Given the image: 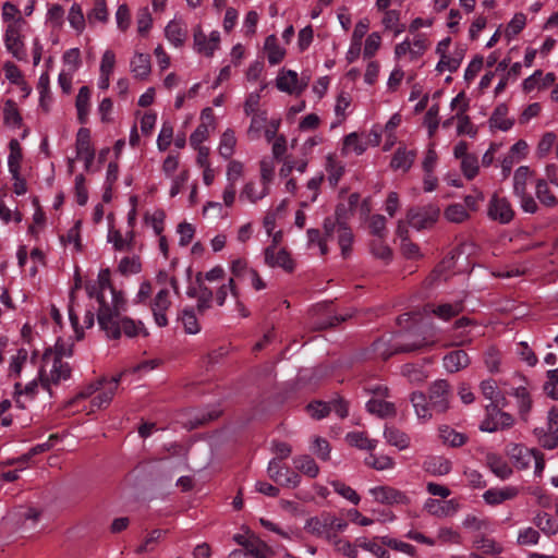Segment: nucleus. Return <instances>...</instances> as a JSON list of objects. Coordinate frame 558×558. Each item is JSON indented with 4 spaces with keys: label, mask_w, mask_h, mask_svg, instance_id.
I'll return each instance as SVG.
<instances>
[{
    "label": "nucleus",
    "mask_w": 558,
    "mask_h": 558,
    "mask_svg": "<svg viewBox=\"0 0 558 558\" xmlns=\"http://www.w3.org/2000/svg\"><path fill=\"white\" fill-rule=\"evenodd\" d=\"M462 310L463 306L461 302L442 303L439 305L427 304L424 306L425 314H434L442 320H448L457 316L460 312H462Z\"/></svg>",
    "instance_id": "7c9ffc66"
},
{
    "label": "nucleus",
    "mask_w": 558,
    "mask_h": 558,
    "mask_svg": "<svg viewBox=\"0 0 558 558\" xmlns=\"http://www.w3.org/2000/svg\"><path fill=\"white\" fill-rule=\"evenodd\" d=\"M180 320L186 333L196 335L201 331V326L193 308L182 310Z\"/></svg>",
    "instance_id": "4d7b16f0"
},
{
    "label": "nucleus",
    "mask_w": 558,
    "mask_h": 558,
    "mask_svg": "<svg viewBox=\"0 0 558 558\" xmlns=\"http://www.w3.org/2000/svg\"><path fill=\"white\" fill-rule=\"evenodd\" d=\"M460 169L468 180H473L480 171L478 158L475 154L465 156L460 160Z\"/></svg>",
    "instance_id": "052dcab7"
},
{
    "label": "nucleus",
    "mask_w": 558,
    "mask_h": 558,
    "mask_svg": "<svg viewBox=\"0 0 558 558\" xmlns=\"http://www.w3.org/2000/svg\"><path fill=\"white\" fill-rule=\"evenodd\" d=\"M238 138L235 135L234 130L227 129L223 131V133L220 136L219 144H218V154L221 158L229 160L235 153Z\"/></svg>",
    "instance_id": "2f4dec72"
},
{
    "label": "nucleus",
    "mask_w": 558,
    "mask_h": 558,
    "mask_svg": "<svg viewBox=\"0 0 558 558\" xmlns=\"http://www.w3.org/2000/svg\"><path fill=\"white\" fill-rule=\"evenodd\" d=\"M87 295L95 298L98 303L97 320L100 329L109 339H119L121 335L129 338L140 333L147 335L145 326L141 320H134L122 316L126 310V300L121 291L111 284L110 270L101 269L97 280L86 286Z\"/></svg>",
    "instance_id": "f257e3e1"
},
{
    "label": "nucleus",
    "mask_w": 558,
    "mask_h": 558,
    "mask_svg": "<svg viewBox=\"0 0 558 558\" xmlns=\"http://www.w3.org/2000/svg\"><path fill=\"white\" fill-rule=\"evenodd\" d=\"M267 472L271 480L286 487L294 488L301 482L300 476L295 472L281 466L276 459L269 462Z\"/></svg>",
    "instance_id": "dca6fc26"
},
{
    "label": "nucleus",
    "mask_w": 558,
    "mask_h": 558,
    "mask_svg": "<svg viewBox=\"0 0 558 558\" xmlns=\"http://www.w3.org/2000/svg\"><path fill=\"white\" fill-rule=\"evenodd\" d=\"M506 393L515 399L518 415L522 421L526 422L533 404L527 388L523 384H520L506 389Z\"/></svg>",
    "instance_id": "a211bd4d"
},
{
    "label": "nucleus",
    "mask_w": 558,
    "mask_h": 558,
    "mask_svg": "<svg viewBox=\"0 0 558 558\" xmlns=\"http://www.w3.org/2000/svg\"><path fill=\"white\" fill-rule=\"evenodd\" d=\"M487 217L501 225L509 223L514 217V210L505 196L494 193L487 205Z\"/></svg>",
    "instance_id": "1a4fd4ad"
},
{
    "label": "nucleus",
    "mask_w": 558,
    "mask_h": 558,
    "mask_svg": "<svg viewBox=\"0 0 558 558\" xmlns=\"http://www.w3.org/2000/svg\"><path fill=\"white\" fill-rule=\"evenodd\" d=\"M90 89L87 86H82L78 89L75 107L77 110V119L81 123H86L89 113Z\"/></svg>",
    "instance_id": "a18cd8bd"
},
{
    "label": "nucleus",
    "mask_w": 558,
    "mask_h": 558,
    "mask_svg": "<svg viewBox=\"0 0 558 558\" xmlns=\"http://www.w3.org/2000/svg\"><path fill=\"white\" fill-rule=\"evenodd\" d=\"M415 153L413 150H407L405 148H398L395 153L390 166L395 170H402L407 172L413 165Z\"/></svg>",
    "instance_id": "49530a36"
},
{
    "label": "nucleus",
    "mask_w": 558,
    "mask_h": 558,
    "mask_svg": "<svg viewBox=\"0 0 558 558\" xmlns=\"http://www.w3.org/2000/svg\"><path fill=\"white\" fill-rule=\"evenodd\" d=\"M366 148L367 144L360 138L357 133L352 132L343 138L341 154L343 156H347L350 153H354L355 155H362L366 150Z\"/></svg>",
    "instance_id": "09e8293b"
},
{
    "label": "nucleus",
    "mask_w": 558,
    "mask_h": 558,
    "mask_svg": "<svg viewBox=\"0 0 558 558\" xmlns=\"http://www.w3.org/2000/svg\"><path fill=\"white\" fill-rule=\"evenodd\" d=\"M534 434L544 448L554 449L558 444V410L551 409L547 416V430L535 428Z\"/></svg>",
    "instance_id": "ddd939ff"
},
{
    "label": "nucleus",
    "mask_w": 558,
    "mask_h": 558,
    "mask_svg": "<svg viewBox=\"0 0 558 558\" xmlns=\"http://www.w3.org/2000/svg\"><path fill=\"white\" fill-rule=\"evenodd\" d=\"M487 465L490 471L499 478L507 480L512 474V469L509 466L507 461L496 453H488L486 457Z\"/></svg>",
    "instance_id": "f704fd0d"
},
{
    "label": "nucleus",
    "mask_w": 558,
    "mask_h": 558,
    "mask_svg": "<svg viewBox=\"0 0 558 558\" xmlns=\"http://www.w3.org/2000/svg\"><path fill=\"white\" fill-rule=\"evenodd\" d=\"M470 364L469 354L463 350H453L442 359V365L448 373H458Z\"/></svg>",
    "instance_id": "c756f323"
},
{
    "label": "nucleus",
    "mask_w": 558,
    "mask_h": 558,
    "mask_svg": "<svg viewBox=\"0 0 558 558\" xmlns=\"http://www.w3.org/2000/svg\"><path fill=\"white\" fill-rule=\"evenodd\" d=\"M384 437L389 445L399 450H404L410 445V437L404 432L393 426H386Z\"/></svg>",
    "instance_id": "a19ab883"
},
{
    "label": "nucleus",
    "mask_w": 558,
    "mask_h": 558,
    "mask_svg": "<svg viewBox=\"0 0 558 558\" xmlns=\"http://www.w3.org/2000/svg\"><path fill=\"white\" fill-rule=\"evenodd\" d=\"M306 233H307L308 246L310 247L317 246L318 250H319L320 255H326L328 253L327 241L333 234H330L328 236L324 232V235H322V233H320V231L318 229H308Z\"/></svg>",
    "instance_id": "13d9d810"
},
{
    "label": "nucleus",
    "mask_w": 558,
    "mask_h": 558,
    "mask_svg": "<svg viewBox=\"0 0 558 558\" xmlns=\"http://www.w3.org/2000/svg\"><path fill=\"white\" fill-rule=\"evenodd\" d=\"M325 169L327 172V180L331 186H336L344 173V166L341 161L337 160L335 155H328L326 158Z\"/></svg>",
    "instance_id": "79ce46f5"
},
{
    "label": "nucleus",
    "mask_w": 558,
    "mask_h": 558,
    "mask_svg": "<svg viewBox=\"0 0 558 558\" xmlns=\"http://www.w3.org/2000/svg\"><path fill=\"white\" fill-rule=\"evenodd\" d=\"M519 494L520 488L518 486L492 487L484 492L483 499L489 506H498L507 500L517 498Z\"/></svg>",
    "instance_id": "5701e85b"
},
{
    "label": "nucleus",
    "mask_w": 558,
    "mask_h": 558,
    "mask_svg": "<svg viewBox=\"0 0 558 558\" xmlns=\"http://www.w3.org/2000/svg\"><path fill=\"white\" fill-rule=\"evenodd\" d=\"M71 355V350L64 351L61 345H57V352L53 356L52 366L49 373V377L46 381H43L44 386H48L49 383L59 384L62 380H66L71 375V367L68 362L62 360V356Z\"/></svg>",
    "instance_id": "f8f14e48"
},
{
    "label": "nucleus",
    "mask_w": 558,
    "mask_h": 558,
    "mask_svg": "<svg viewBox=\"0 0 558 558\" xmlns=\"http://www.w3.org/2000/svg\"><path fill=\"white\" fill-rule=\"evenodd\" d=\"M118 270L123 276L136 275L142 270V264L137 256H125L119 265Z\"/></svg>",
    "instance_id": "e2e57ef3"
},
{
    "label": "nucleus",
    "mask_w": 558,
    "mask_h": 558,
    "mask_svg": "<svg viewBox=\"0 0 558 558\" xmlns=\"http://www.w3.org/2000/svg\"><path fill=\"white\" fill-rule=\"evenodd\" d=\"M527 149L529 145L523 140L518 141L511 146L508 155L501 161V172L505 179L509 177L513 165L526 157Z\"/></svg>",
    "instance_id": "393cba45"
},
{
    "label": "nucleus",
    "mask_w": 558,
    "mask_h": 558,
    "mask_svg": "<svg viewBox=\"0 0 558 558\" xmlns=\"http://www.w3.org/2000/svg\"><path fill=\"white\" fill-rule=\"evenodd\" d=\"M381 19V24L386 31H391L395 36L400 35L405 31L404 24L401 23L400 12L398 10L386 9Z\"/></svg>",
    "instance_id": "37998d69"
},
{
    "label": "nucleus",
    "mask_w": 558,
    "mask_h": 558,
    "mask_svg": "<svg viewBox=\"0 0 558 558\" xmlns=\"http://www.w3.org/2000/svg\"><path fill=\"white\" fill-rule=\"evenodd\" d=\"M356 544L360 548L369 551L376 558H390L389 551L384 547L385 545L377 542V538L368 539L366 537L356 538Z\"/></svg>",
    "instance_id": "8fccbe9b"
},
{
    "label": "nucleus",
    "mask_w": 558,
    "mask_h": 558,
    "mask_svg": "<svg viewBox=\"0 0 558 558\" xmlns=\"http://www.w3.org/2000/svg\"><path fill=\"white\" fill-rule=\"evenodd\" d=\"M459 509L460 504L457 499L439 500L427 498L423 505V510L436 518L452 517Z\"/></svg>",
    "instance_id": "4468645a"
},
{
    "label": "nucleus",
    "mask_w": 558,
    "mask_h": 558,
    "mask_svg": "<svg viewBox=\"0 0 558 558\" xmlns=\"http://www.w3.org/2000/svg\"><path fill=\"white\" fill-rule=\"evenodd\" d=\"M428 47V40L424 34H416L412 39L407 37L395 47L397 59L408 58L410 61L421 58Z\"/></svg>",
    "instance_id": "6e6552de"
},
{
    "label": "nucleus",
    "mask_w": 558,
    "mask_h": 558,
    "mask_svg": "<svg viewBox=\"0 0 558 558\" xmlns=\"http://www.w3.org/2000/svg\"><path fill=\"white\" fill-rule=\"evenodd\" d=\"M3 121L11 128H20L22 117L17 110L15 102L11 99L7 100L3 108Z\"/></svg>",
    "instance_id": "680f3d73"
},
{
    "label": "nucleus",
    "mask_w": 558,
    "mask_h": 558,
    "mask_svg": "<svg viewBox=\"0 0 558 558\" xmlns=\"http://www.w3.org/2000/svg\"><path fill=\"white\" fill-rule=\"evenodd\" d=\"M165 36L173 47H182L187 38V26L182 20L174 19L165 27Z\"/></svg>",
    "instance_id": "bb28decb"
},
{
    "label": "nucleus",
    "mask_w": 558,
    "mask_h": 558,
    "mask_svg": "<svg viewBox=\"0 0 558 558\" xmlns=\"http://www.w3.org/2000/svg\"><path fill=\"white\" fill-rule=\"evenodd\" d=\"M535 194L538 201L547 207H554L557 204L556 196L551 193L546 180L544 179H538L536 181Z\"/></svg>",
    "instance_id": "6e6d98bb"
},
{
    "label": "nucleus",
    "mask_w": 558,
    "mask_h": 558,
    "mask_svg": "<svg viewBox=\"0 0 558 558\" xmlns=\"http://www.w3.org/2000/svg\"><path fill=\"white\" fill-rule=\"evenodd\" d=\"M369 413L376 414L381 418L391 417L396 414L395 404L386 400L372 399L366 403Z\"/></svg>",
    "instance_id": "de8ad7c7"
},
{
    "label": "nucleus",
    "mask_w": 558,
    "mask_h": 558,
    "mask_svg": "<svg viewBox=\"0 0 558 558\" xmlns=\"http://www.w3.org/2000/svg\"><path fill=\"white\" fill-rule=\"evenodd\" d=\"M330 485L332 486L333 490L342 498L347 499L353 505H359L361 498L352 487L340 481H332L330 482Z\"/></svg>",
    "instance_id": "338daca9"
},
{
    "label": "nucleus",
    "mask_w": 558,
    "mask_h": 558,
    "mask_svg": "<svg viewBox=\"0 0 558 558\" xmlns=\"http://www.w3.org/2000/svg\"><path fill=\"white\" fill-rule=\"evenodd\" d=\"M196 282L198 284L197 290L191 289L187 291V294L197 299V311L199 313H204L210 307L214 294L213 291L203 282L201 272L196 276Z\"/></svg>",
    "instance_id": "c85d7f7f"
},
{
    "label": "nucleus",
    "mask_w": 558,
    "mask_h": 558,
    "mask_svg": "<svg viewBox=\"0 0 558 558\" xmlns=\"http://www.w3.org/2000/svg\"><path fill=\"white\" fill-rule=\"evenodd\" d=\"M501 386L507 387V381H501ZM480 389L483 397L490 401L489 404L496 405H508V400L506 398V391L502 392L498 387L497 383L494 379H485L480 384ZM507 388H505L506 390Z\"/></svg>",
    "instance_id": "a878e982"
},
{
    "label": "nucleus",
    "mask_w": 558,
    "mask_h": 558,
    "mask_svg": "<svg viewBox=\"0 0 558 558\" xmlns=\"http://www.w3.org/2000/svg\"><path fill=\"white\" fill-rule=\"evenodd\" d=\"M345 438L351 446L364 450H374L377 445L376 440L369 439L364 433L361 432L348 433Z\"/></svg>",
    "instance_id": "bf43d9fd"
},
{
    "label": "nucleus",
    "mask_w": 558,
    "mask_h": 558,
    "mask_svg": "<svg viewBox=\"0 0 558 558\" xmlns=\"http://www.w3.org/2000/svg\"><path fill=\"white\" fill-rule=\"evenodd\" d=\"M248 117H251V123L246 135L250 141H256L262 136L263 130L269 122L267 111H260V113L250 114Z\"/></svg>",
    "instance_id": "58836bf2"
},
{
    "label": "nucleus",
    "mask_w": 558,
    "mask_h": 558,
    "mask_svg": "<svg viewBox=\"0 0 558 558\" xmlns=\"http://www.w3.org/2000/svg\"><path fill=\"white\" fill-rule=\"evenodd\" d=\"M296 470L310 477H316L319 473V468L310 456H300L293 459Z\"/></svg>",
    "instance_id": "864d4df0"
},
{
    "label": "nucleus",
    "mask_w": 558,
    "mask_h": 558,
    "mask_svg": "<svg viewBox=\"0 0 558 558\" xmlns=\"http://www.w3.org/2000/svg\"><path fill=\"white\" fill-rule=\"evenodd\" d=\"M220 34L216 31L211 32L208 36L201 29L194 32V49L206 57H213L215 51L219 48Z\"/></svg>",
    "instance_id": "412c9836"
},
{
    "label": "nucleus",
    "mask_w": 558,
    "mask_h": 558,
    "mask_svg": "<svg viewBox=\"0 0 558 558\" xmlns=\"http://www.w3.org/2000/svg\"><path fill=\"white\" fill-rule=\"evenodd\" d=\"M107 239L116 250L128 251L132 247L134 234L133 231H129L123 235L119 230H109Z\"/></svg>",
    "instance_id": "3c124183"
},
{
    "label": "nucleus",
    "mask_w": 558,
    "mask_h": 558,
    "mask_svg": "<svg viewBox=\"0 0 558 558\" xmlns=\"http://www.w3.org/2000/svg\"><path fill=\"white\" fill-rule=\"evenodd\" d=\"M402 376L407 377L412 384H422L426 380V372L415 364H405L401 368Z\"/></svg>",
    "instance_id": "0e129e2a"
},
{
    "label": "nucleus",
    "mask_w": 558,
    "mask_h": 558,
    "mask_svg": "<svg viewBox=\"0 0 558 558\" xmlns=\"http://www.w3.org/2000/svg\"><path fill=\"white\" fill-rule=\"evenodd\" d=\"M270 187L266 183L257 180H248L240 191V201L256 204L269 194Z\"/></svg>",
    "instance_id": "4be33fe9"
},
{
    "label": "nucleus",
    "mask_w": 558,
    "mask_h": 558,
    "mask_svg": "<svg viewBox=\"0 0 558 558\" xmlns=\"http://www.w3.org/2000/svg\"><path fill=\"white\" fill-rule=\"evenodd\" d=\"M264 49L270 65L279 64L286 56V49L278 44L275 35H269L265 39Z\"/></svg>",
    "instance_id": "72a5a7b5"
},
{
    "label": "nucleus",
    "mask_w": 558,
    "mask_h": 558,
    "mask_svg": "<svg viewBox=\"0 0 558 558\" xmlns=\"http://www.w3.org/2000/svg\"><path fill=\"white\" fill-rule=\"evenodd\" d=\"M311 76L302 73L299 77L298 73L293 70H281L276 78V86L280 92L290 95H300L307 87Z\"/></svg>",
    "instance_id": "0eeeda50"
},
{
    "label": "nucleus",
    "mask_w": 558,
    "mask_h": 558,
    "mask_svg": "<svg viewBox=\"0 0 558 558\" xmlns=\"http://www.w3.org/2000/svg\"><path fill=\"white\" fill-rule=\"evenodd\" d=\"M450 386L446 380H437L429 388V400L433 410L445 412L449 408Z\"/></svg>",
    "instance_id": "aec40b11"
},
{
    "label": "nucleus",
    "mask_w": 558,
    "mask_h": 558,
    "mask_svg": "<svg viewBox=\"0 0 558 558\" xmlns=\"http://www.w3.org/2000/svg\"><path fill=\"white\" fill-rule=\"evenodd\" d=\"M122 375L111 377L110 379L101 378L83 389L76 398L72 401L76 402L78 399H86L92 397L90 412L107 408L116 391L118 389Z\"/></svg>",
    "instance_id": "f03ea898"
},
{
    "label": "nucleus",
    "mask_w": 558,
    "mask_h": 558,
    "mask_svg": "<svg viewBox=\"0 0 558 558\" xmlns=\"http://www.w3.org/2000/svg\"><path fill=\"white\" fill-rule=\"evenodd\" d=\"M171 306L170 292L163 288L154 296L150 308L157 326L165 327L168 325L167 311Z\"/></svg>",
    "instance_id": "f3484780"
},
{
    "label": "nucleus",
    "mask_w": 558,
    "mask_h": 558,
    "mask_svg": "<svg viewBox=\"0 0 558 558\" xmlns=\"http://www.w3.org/2000/svg\"><path fill=\"white\" fill-rule=\"evenodd\" d=\"M532 177V171L527 166L519 167L513 174V195L523 196L526 193L527 181Z\"/></svg>",
    "instance_id": "c03bdc74"
},
{
    "label": "nucleus",
    "mask_w": 558,
    "mask_h": 558,
    "mask_svg": "<svg viewBox=\"0 0 558 558\" xmlns=\"http://www.w3.org/2000/svg\"><path fill=\"white\" fill-rule=\"evenodd\" d=\"M502 405L487 404L485 407V414L481 421L478 428L484 433H496L499 430L510 429L515 418L512 414L505 412Z\"/></svg>",
    "instance_id": "7ed1b4c3"
},
{
    "label": "nucleus",
    "mask_w": 558,
    "mask_h": 558,
    "mask_svg": "<svg viewBox=\"0 0 558 558\" xmlns=\"http://www.w3.org/2000/svg\"><path fill=\"white\" fill-rule=\"evenodd\" d=\"M76 158L84 161L85 169L89 170L94 158L95 150L90 142V132L88 129L81 128L76 134Z\"/></svg>",
    "instance_id": "6ab92c4d"
},
{
    "label": "nucleus",
    "mask_w": 558,
    "mask_h": 558,
    "mask_svg": "<svg viewBox=\"0 0 558 558\" xmlns=\"http://www.w3.org/2000/svg\"><path fill=\"white\" fill-rule=\"evenodd\" d=\"M130 71L137 80H146L151 71L150 56L135 51L130 60Z\"/></svg>",
    "instance_id": "cd10ccee"
},
{
    "label": "nucleus",
    "mask_w": 558,
    "mask_h": 558,
    "mask_svg": "<svg viewBox=\"0 0 558 558\" xmlns=\"http://www.w3.org/2000/svg\"><path fill=\"white\" fill-rule=\"evenodd\" d=\"M333 233L338 235V244L341 250V254L343 257H347L351 251V245L353 242V233L351 229L347 225L336 226Z\"/></svg>",
    "instance_id": "603ef678"
},
{
    "label": "nucleus",
    "mask_w": 558,
    "mask_h": 558,
    "mask_svg": "<svg viewBox=\"0 0 558 558\" xmlns=\"http://www.w3.org/2000/svg\"><path fill=\"white\" fill-rule=\"evenodd\" d=\"M22 25L16 22L7 25L4 32V46L7 50L19 61L26 59V50L21 35Z\"/></svg>",
    "instance_id": "9d476101"
},
{
    "label": "nucleus",
    "mask_w": 558,
    "mask_h": 558,
    "mask_svg": "<svg viewBox=\"0 0 558 558\" xmlns=\"http://www.w3.org/2000/svg\"><path fill=\"white\" fill-rule=\"evenodd\" d=\"M445 218L454 223H461L469 218L465 206L462 204H451L445 209Z\"/></svg>",
    "instance_id": "69168bd1"
},
{
    "label": "nucleus",
    "mask_w": 558,
    "mask_h": 558,
    "mask_svg": "<svg viewBox=\"0 0 558 558\" xmlns=\"http://www.w3.org/2000/svg\"><path fill=\"white\" fill-rule=\"evenodd\" d=\"M264 263L270 268H281L284 271L294 269V260L290 253L280 246H267L264 250Z\"/></svg>",
    "instance_id": "9b49d317"
},
{
    "label": "nucleus",
    "mask_w": 558,
    "mask_h": 558,
    "mask_svg": "<svg viewBox=\"0 0 558 558\" xmlns=\"http://www.w3.org/2000/svg\"><path fill=\"white\" fill-rule=\"evenodd\" d=\"M28 362V351L24 348H21L10 357L9 367H8V377L9 378H19L21 376L22 369Z\"/></svg>",
    "instance_id": "ea45409f"
},
{
    "label": "nucleus",
    "mask_w": 558,
    "mask_h": 558,
    "mask_svg": "<svg viewBox=\"0 0 558 558\" xmlns=\"http://www.w3.org/2000/svg\"><path fill=\"white\" fill-rule=\"evenodd\" d=\"M535 523L547 535H555L558 532L557 521L547 513L537 514Z\"/></svg>",
    "instance_id": "774afa93"
},
{
    "label": "nucleus",
    "mask_w": 558,
    "mask_h": 558,
    "mask_svg": "<svg viewBox=\"0 0 558 558\" xmlns=\"http://www.w3.org/2000/svg\"><path fill=\"white\" fill-rule=\"evenodd\" d=\"M423 468L427 473L432 475L442 476L451 471L452 464L450 460L436 456L427 458L424 461Z\"/></svg>",
    "instance_id": "473e14b6"
},
{
    "label": "nucleus",
    "mask_w": 558,
    "mask_h": 558,
    "mask_svg": "<svg viewBox=\"0 0 558 558\" xmlns=\"http://www.w3.org/2000/svg\"><path fill=\"white\" fill-rule=\"evenodd\" d=\"M536 450L530 449L520 444L507 446V454L518 469H527L535 460Z\"/></svg>",
    "instance_id": "b1692460"
},
{
    "label": "nucleus",
    "mask_w": 558,
    "mask_h": 558,
    "mask_svg": "<svg viewBox=\"0 0 558 558\" xmlns=\"http://www.w3.org/2000/svg\"><path fill=\"white\" fill-rule=\"evenodd\" d=\"M368 493L374 500L384 505H408L409 497L401 490L390 486H376L369 488Z\"/></svg>",
    "instance_id": "2eb2a0df"
},
{
    "label": "nucleus",
    "mask_w": 558,
    "mask_h": 558,
    "mask_svg": "<svg viewBox=\"0 0 558 558\" xmlns=\"http://www.w3.org/2000/svg\"><path fill=\"white\" fill-rule=\"evenodd\" d=\"M305 530L307 533L313 534L315 536L325 538L329 542V530H328V521L327 513L322 514L320 517H314L306 521Z\"/></svg>",
    "instance_id": "c9c22d12"
},
{
    "label": "nucleus",
    "mask_w": 558,
    "mask_h": 558,
    "mask_svg": "<svg viewBox=\"0 0 558 558\" xmlns=\"http://www.w3.org/2000/svg\"><path fill=\"white\" fill-rule=\"evenodd\" d=\"M80 287V279H76L75 286L71 292L70 296V304H69V319L71 322V325L74 329L76 339H81L83 337V329L84 328H90L94 326L95 317L92 310L85 308L84 310V318H83V327L80 328L78 322H80V315L83 311L80 302L77 301L75 296V290Z\"/></svg>",
    "instance_id": "20e7f679"
},
{
    "label": "nucleus",
    "mask_w": 558,
    "mask_h": 558,
    "mask_svg": "<svg viewBox=\"0 0 558 558\" xmlns=\"http://www.w3.org/2000/svg\"><path fill=\"white\" fill-rule=\"evenodd\" d=\"M440 210L435 205L413 207L407 213V222L416 230L432 228L439 218Z\"/></svg>",
    "instance_id": "39448f33"
},
{
    "label": "nucleus",
    "mask_w": 558,
    "mask_h": 558,
    "mask_svg": "<svg viewBox=\"0 0 558 558\" xmlns=\"http://www.w3.org/2000/svg\"><path fill=\"white\" fill-rule=\"evenodd\" d=\"M10 154L8 157V168L11 174L20 172L22 149L17 140L13 138L9 143Z\"/></svg>",
    "instance_id": "5fc2aeb1"
},
{
    "label": "nucleus",
    "mask_w": 558,
    "mask_h": 558,
    "mask_svg": "<svg viewBox=\"0 0 558 558\" xmlns=\"http://www.w3.org/2000/svg\"><path fill=\"white\" fill-rule=\"evenodd\" d=\"M360 202V195L357 193H352L348 196L345 201L339 202L336 207L335 216L336 218H326L324 221V230L326 235L333 234L336 226L347 225L348 219L353 214Z\"/></svg>",
    "instance_id": "423d86ee"
},
{
    "label": "nucleus",
    "mask_w": 558,
    "mask_h": 558,
    "mask_svg": "<svg viewBox=\"0 0 558 558\" xmlns=\"http://www.w3.org/2000/svg\"><path fill=\"white\" fill-rule=\"evenodd\" d=\"M410 401L418 420L427 421L432 417V404L427 402L426 396L421 391L411 395Z\"/></svg>",
    "instance_id": "e433bc0d"
},
{
    "label": "nucleus",
    "mask_w": 558,
    "mask_h": 558,
    "mask_svg": "<svg viewBox=\"0 0 558 558\" xmlns=\"http://www.w3.org/2000/svg\"><path fill=\"white\" fill-rule=\"evenodd\" d=\"M508 107L505 104L498 105L490 119L489 125L492 129H498L500 131H508L513 125V120L507 118Z\"/></svg>",
    "instance_id": "4c0bfd02"
}]
</instances>
